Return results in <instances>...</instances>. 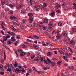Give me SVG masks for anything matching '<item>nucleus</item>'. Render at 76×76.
Listing matches in <instances>:
<instances>
[{"mask_svg":"<svg viewBox=\"0 0 76 76\" xmlns=\"http://www.w3.org/2000/svg\"><path fill=\"white\" fill-rule=\"evenodd\" d=\"M24 1V0H17V1L18 6H17L16 8L17 10H19L21 9V7H22V6H23L22 4V3H23Z\"/></svg>","mask_w":76,"mask_h":76,"instance_id":"1","label":"nucleus"},{"mask_svg":"<svg viewBox=\"0 0 76 76\" xmlns=\"http://www.w3.org/2000/svg\"><path fill=\"white\" fill-rule=\"evenodd\" d=\"M39 7H41V10H44L45 9V7L42 4H40L39 7L38 5H36L34 8V11H39Z\"/></svg>","mask_w":76,"mask_h":76,"instance_id":"2","label":"nucleus"},{"mask_svg":"<svg viewBox=\"0 0 76 76\" xmlns=\"http://www.w3.org/2000/svg\"><path fill=\"white\" fill-rule=\"evenodd\" d=\"M47 60H45L44 61V63H46V64H49L51 63V61L48 58H47Z\"/></svg>","mask_w":76,"mask_h":76,"instance_id":"3","label":"nucleus"},{"mask_svg":"<svg viewBox=\"0 0 76 76\" xmlns=\"http://www.w3.org/2000/svg\"><path fill=\"white\" fill-rule=\"evenodd\" d=\"M29 38H31V39H34V38H36V39H39V37L35 35H34L33 36H30L29 37Z\"/></svg>","mask_w":76,"mask_h":76,"instance_id":"4","label":"nucleus"},{"mask_svg":"<svg viewBox=\"0 0 76 76\" xmlns=\"http://www.w3.org/2000/svg\"><path fill=\"white\" fill-rule=\"evenodd\" d=\"M26 21L25 20H23V22L21 24L23 26H25L26 23Z\"/></svg>","mask_w":76,"mask_h":76,"instance_id":"5","label":"nucleus"},{"mask_svg":"<svg viewBox=\"0 0 76 76\" xmlns=\"http://www.w3.org/2000/svg\"><path fill=\"white\" fill-rule=\"evenodd\" d=\"M61 37H63V36H62V34H57V36H56V38L58 39H60Z\"/></svg>","mask_w":76,"mask_h":76,"instance_id":"6","label":"nucleus"},{"mask_svg":"<svg viewBox=\"0 0 76 76\" xmlns=\"http://www.w3.org/2000/svg\"><path fill=\"white\" fill-rule=\"evenodd\" d=\"M60 50H58V52L60 54H63L62 53H64L65 52V50H63L62 48H61L60 49Z\"/></svg>","mask_w":76,"mask_h":76,"instance_id":"7","label":"nucleus"},{"mask_svg":"<svg viewBox=\"0 0 76 76\" xmlns=\"http://www.w3.org/2000/svg\"><path fill=\"white\" fill-rule=\"evenodd\" d=\"M39 26L40 27H42V26H44V24H43V23L42 22H39Z\"/></svg>","mask_w":76,"mask_h":76,"instance_id":"8","label":"nucleus"},{"mask_svg":"<svg viewBox=\"0 0 76 76\" xmlns=\"http://www.w3.org/2000/svg\"><path fill=\"white\" fill-rule=\"evenodd\" d=\"M62 36L63 37H66L67 35V32H63L62 34Z\"/></svg>","mask_w":76,"mask_h":76,"instance_id":"9","label":"nucleus"},{"mask_svg":"<svg viewBox=\"0 0 76 76\" xmlns=\"http://www.w3.org/2000/svg\"><path fill=\"white\" fill-rule=\"evenodd\" d=\"M48 28L49 29H51L53 28V25L51 24H49L48 25Z\"/></svg>","mask_w":76,"mask_h":76,"instance_id":"10","label":"nucleus"},{"mask_svg":"<svg viewBox=\"0 0 76 76\" xmlns=\"http://www.w3.org/2000/svg\"><path fill=\"white\" fill-rule=\"evenodd\" d=\"M55 15V13L53 11H50V15L51 16H53Z\"/></svg>","mask_w":76,"mask_h":76,"instance_id":"11","label":"nucleus"},{"mask_svg":"<svg viewBox=\"0 0 76 76\" xmlns=\"http://www.w3.org/2000/svg\"><path fill=\"white\" fill-rule=\"evenodd\" d=\"M26 25L27 27H31V26H32V24H31V23H28L26 24Z\"/></svg>","mask_w":76,"mask_h":76,"instance_id":"12","label":"nucleus"},{"mask_svg":"<svg viewBox=\"0 0 76 76\" xmlns=\"http://www.w3.org/2000/svg\"><path fill=\"white\" fill-rule=\"evenodd\" d=\"M26 52H22L20 54V56H23L26 55Z\"/></svg>","mask_w":76,"mask_h":76,"instance_id":"13","label":"nucleus"},{"mask_svg":"<svg viewBox=\"0 0 76 76\" xmlns=\"http://www.w3.org/2000/svg\"><path fill=\"white\" fill-rule=\"evenodd\" d=\"M68 50L71 53H73V51H72V49L70 48V47H68Z\"/></svg>","mask_w":76,"mask_h":76,"instance_id":"14","label":"nucleus"},{"mask_svg":"<svg viewBox=\"0 0 76 76\" xmlns=\"http://www.w3.org/2000/svg\"><path fill=\"white\" fill-rule=\"evenodd\" d=\"M11 35L12 37H15L16 36V34L14 32H11Z\"/></svg>","mask_w":76,"mask_h":76,"instance_id":"15","label":"nucleus"},{"mask_svg":"<svg viewBox=\"0 0 76 76\" xmlns=\"http://www.w3.org/2000/svg\"><path fill=\"white\" fill-rule=\"evenodd\" d=\"M11 40L13 42L15 41L16 40V38H15V37H14L13 36L11 37Z\"/></svg>","mask_w":76,"mask_h":76,"instance_id":"16","label":"nucleus"},{"mask_svg":"<svg viewBox=\"0 0 76 76\" xmlns=\"http://www.w3.org/2000/svg\"><path fill=\"white\" fill-rule=\"evenodd\" d=\"M10 27L11 29H12V30L13 31H15L16 30V29H15V28H14L13 26H10Z\"/></svg>","mask_w":76,"mask_h":76,"instance_id":"17","label":"nucleus"},{"mask_svg":"<svg viewBox=\"0 0 76 76\" xmlns=\"http://www.w3.org/2000/svg\"><path fill=\"white\" fill-rule=\"evenodd\" d=\"M48 19H45L44 20L43 23H48Z\"/></svg>","mask_w":76,"mask_h":76,"instance_id":"18","label":"nucleus"},{"mask_svg":"<svg viewBox=\"0 0 76 76\" xmlns=\"http://www.w3.org/2000/svg\"><path fill=\"white\" fill-rule=\"evenodd\" d=\"M33 25L34 26H35V27H36V26H37V25H38V23H37L34 22L33 23Z\"/></svg>","mask_w":76,"mask_h":76,"instance_id":"19","label":"nucleus"},{"mask_svg":"<svg viewBox=\"0 0 76 76\" xmlns=\"http://www.w3.org/2000/svg\"><path fill=\"white\" fill-rule=\"evenodd\" d=\"M10 18L11 19H16V17L14 16H12L10 17Z\"/></svg>","mask_w":76,"mask_h":76,"instance_id":"20","label":"nucleus"},{"mask_svg":"<svg viewBox=\"0 0 76 76\" xmlns=\"http://www.w3.org/2000/svg\"><path fill=\"white\" fill-rule=\"evenodd\" d=\"M22 47L23 48H26L27 47V46H26V45L23 44L22 45Z\"/></svg>","mask_w":76,"mask_h":76,"instance_id":"21","label":"nucleus"},{"mask_svg":"<svg viewBox=\"0 0 76 76\" xmlns=\"http://www.w3.org/2000/svg\"><path fill=\"white\" fill-rule=\"evenodd\" d=\"M73 5H74L73 7V9H75V10H76V4L75 3H74L73 4Z\"/></svg>","mask_w":76,"mask_h":76,"instance_id":"22","label":"nucleus"},{"mask_svg":"<svg viewBox=\"0 0 76 76\" xmlns=\"http://www.w3.org/2000/svg\"><path fill=\"white\" fill-rule=\"evenodd\" d=\"M33 14L31 13H29L28 15V16L29 17H32V16H33Z\"/></svg>","mask_w":76,"mask_h":76,"instance_id":"23","label":"nucleus"},{"mask_svg":"<svg viewBox=\"0 0 76 76\" xmlns=\"http://www.w3.org/2000/svg\"><path fill=\"white\" fill-rule=\"evenodd\" d=\"M71 31L72 32H76V28H72L71 29Z\"/></svg>","mask_w":76,"mask_h":76,"instance_id":"24","label":"nucleus"},{"mask_svg":"<svg viewBox=\"0 0 76 76\" xmlns=\"http://www.w3.org/2000/svg\"><path fill=\"white\" fill-rule=\"evenodd\" d=\"M21 13H26V10H25V9H23L22 10Z\"/></svg>","mask_w":76,"mask_h":76,"instance_id":"25","label":"nucleus"},{"mask_svg":"<svg viewBox=\"0 0 76 76\" xmlns=\"http://www.w3.org/2000/svg\"><path fill=\"white\" fill-rule=\"evenodd\" d=\"M47 56L49 57H50L51 56V53L48 52L47 54Z\"/></svg>","mask_w":76,"mask_h":76,"instance_id":"26","label":"nucleus"},{"mask_svg":"<svg viewBox=\"0 0 76 76\" xmlns=\"http://www.w3.org/2000/svg\"><path fill=\"white\" fill-rule=\"evenodd\" d=\"M70 44L71 45H73L75 44V42H74V41L73 40H71L70 42Z\"/></svg>","mask_w":76,"mask_h":76,"instance_id":"27","label":"nucleus"},{"mask_svg":"<svg viewBox=\"0 0 76 76\" xmlns=\"http://www.w3.org/2000/svg\"><path fill=\"white\" fill-rule=\"evenodd\" d=\"M33 0H30V1L31 3V4H34V3H35V2H34V1H33Z\"/></svg>","mask_w":76,"mask_h":76,"instance_id":"28","label":"nucleus"},{"mask_svg":"<svg viewBox=\"0 0 76 76\" xmlns=\"http://www.w3.org/2000/svg\"><path fill=\"white\" fill-rule=\"evenodd\" d=\"M45 57H42L41 59V61H45Z\"/></svg>","mask_w":76,"mask_h":76,"instance_id":"29","label":"nucleus"},{"mask_svg":"<svg viewBox=\"0 0 76 76\" xmlns=\"http://www.w3.org/2000/svg\"><path fill=\"white\" fill-rule=\"evenodd\" d=\"M51 65L52 66H56V63L54 62H51Z\"/></svg>","mask_w":76,"mask_h":76,"instance_id":"30","label":"nucleus"},{"mask_svg":"<svg viewBox=\"0 0 76 76\" xmlns=\"http://www.w3.org/2000/svg\"><path fill=\"white\" fill-rule=\"evenodd\" d=\"M55 6L56 7H58V8L59 7H60V5L58 4H55Z\"/></svg>","mask_w":76,"mask_h":76,"instance_id":"31","label":"nucleus"},{"mask_svg":"<svg viewBox=\"0 0 76 76\" xmlns=\"http://www.w3.org/2000/svg\"><path fill=\"white\" fill-rule=\"evenodd\" d=\"M20 36L19 35H17L16 36V38L17 39H20Z\"/></svg>","mask_w":76,"mask_h":76,"instance_id":"32","label":"nucleus"},{"mask_svg":"<svg viewBox=\"0 0 76 76\" xmlns=\"http://www.w3.org/2000/svg\"><path fill=\"white\" fill-rule=\"evenodd\" d=\"M12 23H13V25H18V26H19V25H18V23H16L15 22L13 21Z\"/></svg>","mask_w":76,"mask_h":76,"instance_id":"33","label":"nucleus"},{"mask_svg":"<svg viewBox=\"0 0 76 76\" xmlns=\"http://www.w3.org/2000/svg\"><path fill=\"white\" fill-rule=\"evenodd\" d=\"M18 52L19 53H22V49H19L18 50Z\"/></svg>","mask_w":76,"mask_h":76,"instance_id":"34","label":"nucleus"},{"mask_svg":"<svg viewBox=\"0 0 76 76\" xmlns=\"http://www.w3.org/2000/svg\"><path fill=\"white\" fill-rule=\"evenodd\" d=\"M56 12H57V13H60V10L56 8Z\"/></svg>","mask_w":76,"mask_h":76,"instance_id":"35","label":"nucleus"},{"mask_svg":"<svg viewBox=\"0 0 76 76\" xmlns=\"http://www.w3.org/2000/svg\"><path fill=\"white\" fill-rule=\"evenodd\" d=\"M33 69L34 72H37V70L36 69V68H35V67H33Z\"/></svg>","mask_w":76,"mask_h":76,"instance_id":"36","label":"nucleus"},{"mask_svg":"<svg viewBox=\"0 0 76 76\" xmlns=\"http://www.w3.org/2000/svg\"><path fill=\"white\" fill-rule=\"evenodd\" d=\"M18 63H17V62H15V64H14L15 67H18Z\"/></svg>","mask_w":76,"mask_h":76,"instance_id":"37","label":"nucleus"},{"mask_svg":"<svg viewBox=\"0 0 76 76\" xmlns=\"http://www.w3.org/2000/svg\"><path fill=\"white\" fill-rule=\"evenodd\" d=\"M31 7H28L26 8V10H31Z\"/></svg>","mask_w":76,"mask_h":76,"instance_id":"38","label":"nucleus"},{"mask_svg":"<svg viewBox=\"0 0 76 76\" xmlns=\"http://www.w3.org/2000/svg\"><path fill=\"white\" fill-rule=\"evenodd\" d=\"M3 39H4V40L5 41H7V38L6 36H4L3 37Z\"/></svg>","mask_w":76,"mask_h":76,"instance_id":"39","label":"nucleus"},{"mask_svg":"<svg viewBox=\"0 0 76 76\" xmlns=\"http://www.w3.org/2000/svg\"><path fill=\"white\" fill-rule=\"evenodd\" d=\"M4 60H6V53L4 52Z\"/></svg>","mask_w":76,"mask_h":76,"instance_id":"40","label":"nucleus"},{"mask_svg":"<svg viewBox=\"0 0 76 76\" xmlns=\"http://www.w3.org/2000/svg\"><path fill=\"white\" fill-rule=\"evenodd\" d=\"M7 71H8V72H10V73H12V69L11 68H8L7 69Z\"/></svg>","mask_w":76,"mask_h":76,"instance_id":"41","label":"nucleus"},{"mask_svg":"<svg viewBox=\"0 0 76 76\" xmlns=\"http://www.w3.org/2000/svg\"><path fill=\"white\" fill-rule=\"evenodd\" d=\"M73 15L74 17H76V12H73Z\"/></svg>","mask_w":76,"mask_h":76,"instance_id":"42","label":"nucleus"},{"mask_svg":"<svg viewBox=\"0 0 76 76\" xmlns=\"http://www.w3.org/2000/svg\"><path fill=\"white\" fill-rule=\"evenodd\" d=\"M9 6L10 7H11V8H13V7H14L13 5H12V4H10Z\"/></svg>","mask_w":76,"mask_h":76,"instance_id":"43","label":"nucleus"},{"mask_svg":"<svg viewBox=\"0 0 76 76\" xmlns=\"http://www.w3.org/2000/svg\"><path fill=\"white\" fill-rule=\"evenodd\" d=\"M5 3V1L4 0H2L1 1V4H4Z\"/></svg>","mask_w":76,"mask_h":76,"instance_id":"44","label":"nucleus"},{"mask_svg":"<svg viewBox=\"0 0 76 76\" xmlns=\"http://www.w3.org/2000/svg\"><path fill=\"white\" fill-rule=\"evenodd\" d=\"M47 27L46 26H45L43 27V29L44 31H45V30H46V29H47Z\"/></svg>","mask_w":76,"mask_h":76,"instance_id":"45","label":"nucleus"},{"mask_svg":"<svg viewBox=\"0 0 76 76\" xmlns=\"http://www.w3.org/2000/svg\"><path fill=\"white\" fill-rule=\"evenodd\" d=\"M16 70L19 73H21V71H20V70H19V69L17 68Z\"/></svg>","mask_w":76,"mask_h":76,"instance_id":"46","label":"nucleus"},{"mask_svg":"<svg viewBox=\"0 0 76 76\" xmlns=\"http://www.w3.org/2000/svg\"><path fill=\"white\" fill-rule=\"evenodd\" d=\"M37 72L39 74H42L43 73L41 71H37Z\"/></svg>","mask_w":76,"mask_h":76,"instance_id":"47","label":"nucleus"},{"mask_svg":"<svg viewBox=\"0 0 76 76\" xmlns=\"http://www.w3.org/2000/svg\"><path fill=\"white\" fill-rule=\"evenodd\" d=\"M26 54L27 56H30V55H31V53H29V52H28L27 53H26Z\"/></svg>","mask_w":76,"mask_h":76,"instance_id":"48","label":"nucleus"},{"mask_svg":"<svg viewBox=\"0 0 76 76\" xmlns=\"http://www.w3.org/2000/svg\"><path fill=\"white\" fill-rule=\"evenodd\" d=\"M6 12H7V11H9L10 9L8 8H6L5 10Z\"/></svg>","mask_w":76,"mask_h":76,"instance_id":"49","label":"nucleus"},{"mask_svg":"<svg viewBox=\"0 0 76 76\" xmlns=\"http://www.w3.org/2000/svg\"><path fill=\"white\" fill-rule=\"evenodd\" d=\"M37 57L38 59V60H39L41 59V56H37Z\"/></svg>","mask_w":76,"mask_h":76,"instance_id":"50","label":"nucleus"},{"mask_svg":"<svg viewBox=\"0 0 76 76\" xmlns=\"http://www.w3.org/2000/svg\"><path fill=\"white\" fill-rule=\"evenodd\" d=\"M34 57H35V55H32L31 56V59H33V58H34Z\"/></svg>","mask_w":76,"mask_h":76,"instance_id":"51","label":"nucleus"},{"mask_svg":"<svg viewBox=\"0 0 76 76\" xmlns=\"http://www.w3.org/2000/svg\"><path fill=\"white\" fill-rule=\"evenodd\" d=\"M29 20H30L31 21H32L33 20H34V18H29Z\"/></svg>","mask_w":76,"mask_h":76,"instance_id":"52","label":"nucleus"},{"mask_svg":"<svg viewBox=\"0 0 76 76\" xmlns=\"http://www.w3.org/2000/svg\"><path fill=\"white\" fill-rule=\"evenodd\" d=\"M63 58L65 60H66L67 59V57L66 56H63Z\"/></svg>","mask_w":76,"mask_h":76,"instance_id":"53","label":"nucleus"},{"mask_svg":"<svg viewBox=\"0 0 76 76\" xmlns=\"http://www.w3.org/2000/svg\"><path fill=\"white\" fill-rule=\"evenodd\" d=\"M61 76H66V75L64 74L63 73H61Z\"/></svg>","mask_w":76,"mask_h":76,"instance_id":"54","label":"nucleus"},{"mask_svg":"<svg viewBox=\"0 0 76 76\" xmlns=\"http://www.w3.org/2000/svg\"><path fill=\"white\" fill-rule=\"evenodd\" d=\"M58 25L59 26H62V23H58Z\"/></svg>","mask_w":76,"mask_h":76,"instance_id":"55","label":"nucleus"},{"mask_svg":"<svg viewBox=\"0 0 76 76\" xmlns=\"http://www.w3.org/2000/svg\"><path fill=\"white\" fill-rule=\"evenodd\" d=\"M61 61H59L57 62V64H61Z\"/></svg>","mask_w":76,"mask_h":76,"instance_id":"56","label":"nucleus"},{"mask_svg":"<svg viewBox=\"0 0 76 76\" xmlns=\"http://www.w3.org/2000/svg\"><path fill=\"white\" fill-rule=\"evenodd\" d=\"M38 60H39V59L37 57L35 59V61H38Z\"/></svg>","mask_w":76,"mask_h":76,"instance_id":"57","label":"nucleus"},{"mask_svg":"<svg viewBox=\"0 0 76 76\" xmlns=\"http://www.w3.org/2000/svg\"><path fill=\"white\" fill-rule=\"evenodd\" d=\"M29 71H30V73H31V72H32L33 71L32 69H29Z\"/></svg>","mask_w":76,"mask_h":76,"instance_id":"58","label":"nucleus"},{"mask_svg":"<svg viewBox=\"0 0 76 76\" xmlns=\"http://www.w3.org/2000/svg\"><path fill=\"white\" fill-rule=\"evenodd\" d=\"M2 63H4V61L3 60V58H2V60L1 61Z\"/></svg>","mask_w":76,"mask_h":76,"instance_id":"59","label":"nucleus"},{"mask_svg":"<svg viewBox=\"0 0 76 76\" xmlns=\"http://www.w3.org/2000/svg\"><path fill=\"white\" fill-rule=\"evenodd\" d=\"M0 73L1 74V75H4V72H0Z\"/></svg>","mask_w":76,"mask_h":76,"instance_id":"60","label":"nucleus"},{"mask_svg":"<svg viewBox=\"0 0 76 76\" xmlns=\"http://www.w3.org/2000/svg\"><path fill=\"white\" fill-rule=\"evenodd\" d=\"M33 47H34V48H36L37 47V45L34 44L33 45Z\"/></svg>","mask_w":76,"mask_h":76,"instance_id":"61","label":"nucleus"},{"mask_svg":"<svg viewBox=\"0 0 76 76\" xmlns=\"http://www.w3.org/2000/svg\"><path fill=\"white\" fill-rule=\"evenodd\" d=\"M49 49L50 50H55L54 49V48H49Z\"/></svg>","mask_w":76,"mask_h":76,"instance_id":"62","label":"nucleus"},{"mask_svg":"<svg viewBox=\"0 0 76 76\" xmlns=\"http://www.w3.org/2000/svg\"><path fill=\"white\" fill-rule=\"evenodd\" d=\"M11 37V36L10 35V36H7L6 37L7 38H10V37Z\"/></svg>","mask_w":76,"mask_h":76,"instance_id":"63","label":"nucleus"},{"mask_svg":"<svg viewBox=\"0 0 76 76\" xmlns=\"http://www.w3.org/2000/svg\"><path fill=\"white\" fill-rule=\"evenodd\" d=\"M0 70L1 71H3V67L0 68Z\"/></svg>","mask_w":76,"mask_h":76,"instance_id":"64","label":"nucleus"}]
</instances>
